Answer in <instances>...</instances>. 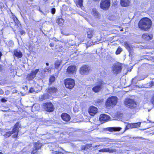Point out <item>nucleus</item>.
I'll return each instance as SVG.
<instances>
[{"instance_id":"nucleus-1","label":"nucleus","mask_w":154,"mask_h":154,"mask_svg":"<svg viewBox=\"0 0 154 154\" xmlns=\"http://www.w3.org/2000/svg\"><path fill=\"white\" fill-rule=\"evenodd\" d=\"M152 22L150 19L147 17H144L141 19L138 23V28L141 30L148 31L151 28Z\"/></svg>"},{"instance_id":"nucleus-2","label":"nucleus","mask_w":154,"mask_h":154,"mask_svg":"<svg viewBox=\"0 0 154 154\" xmlns=\"http://www.w3.org/2000/svg\"><path fill=\"white\" fill-rule=\"evenodd\" d=\"M20 127L19 124L16 123L14 126L12 131H8L7 129L2 130L1 131V134L5 137H8L11 136V135L14 133H15V134L13 135L14 138L17 137L18 134V132L19 131V128Z\"/></svg>"},{"instance_id":"nucleus-3","label":"nucleus","mask_w":154,"mask_h":154,"mask_svg":"<svg viewBox=\"0 0 154 154\" xmlns=\"http://www.w3.org/2000/svg\"><path fill=\"white\" fill-rule=\"evenodd\" d=\"M154 123V122H152V121L149 120L148 119L147 120V122L144 121L141 122L135 123V128H138L141 125L140 127H143L144 128L140 129V130L141 131H143V130L148 129L149 128V126L147 125L148 123Z\"/></svg>"},{"instance_id":"nucleus-4","label":"nucleus","mask_w":154,"mask_h":154,"mask_svg":"<svg viewBox=\"0 0 154 154\" xmlns=\"http://www.w3.org/2000/svg\"><path fill=\"white\" fill-rule=\"evenodd\" d=\"M106 85V83L101 81L97 82L92 88V91L94 92L97 93L101 91Z\"/></svg>"},{"instance_id":"nucleus-5","label":"nucleus","mask_w":154,"mask_h":154,"mask_svg":"<svg viewBox=\"0 0 154 154\" xmlns=\"http://www.w3.org/2000/svg\"><path fill=\"white\" fill-rule=\"evenodd\" d=\"M118 98L116 97L112 96L109 97L106 103V107L112 105H115L117 102Z\"/></svg>"},{"instance_id":"nucleus-6","label":"nucleus","mask_w":154,"mask_h":154,"mask_svg":"<svg viewBox=\"0 0 154 154\" xmlns=\"http://www.w3.org/2000/svg\"><path fill=\"white\" fill-rule=\"evenodd\" d=\"M64 82L66 87L69 89L73 88L75 84L74 80L70 78L66 79Z\"/></svg>"},{"instance_id":"nucleus-7","label":"nucleus","mask_w":154,"mask_h":154,"mask_svg":"<svg viewBox=\"0 0 154 154\" xmlns=\"http://www.w3.org/2000/svg\"><path fill=\"white\" fill-rule=\"evenodd\" d=\"M134 100L129 98L126 99L124 101V104L125 106L131 109L134 108Z\"/></svg>"},{"instance_id":"nucleus-8","label":"nucleus","mask_w":154,"mask_h":154,"mask_svg":"<svg viewBox=\"0 0 154 154\" xmlns=\"http://www.w3.org/2000/svg\"><path fill=\"white\" fill-rule=\"evenodd\" d=\"M110 0H102L100 4V7L101 8L104 10H107L110 5Z\"/></svg>"},{"instance_id":"nucleus-9","label":"nucleus","mask_w":154,"mask_h":154,"mask_svg":"<svg viewBox=\"0 0 154 154\" xmlns=\"http://www.w3.org/2000/svg\"><path fill=\"white\" fill-rule=\"evenodd\" d=\"M43 108L47 111L51 112L54 111L53 105L51 103H46L43 104Z\"/></svg>"},{"instance_id":"nucleus-10","label":"nucleus","mask_w":154,"mask_h":154,"mask_svg":"<svg viewBox=\"0 0 154 154\" xmlns=\"http://www.w3.org/2000/svg\"><path fill=\"white\" fill-rule=\"evenodd\" d=\"M122 68V66L120 64H116L113 65L112 70L114 74H117L121 72Z\"/></svg>"},{"instance_id":"nucleus-11","label":"nucleus","mask_w":154,"mask_h":154,"mask_svg":"<svg viewBox=\"0 0 154 154\" xmlns=\"http://www.w3.org/2000/svg\"><path fill=\"white\" fill-rule=\"evenodd\" d=\"M90 69V67L87 65L82 66L80 69V74L82 75H87L88 74Z\"/></svg>"},{"instance_id":"nucleus-12","label":"nucleus","mask_w":154,"mask_h":154,"mask_svg":"<svg viewBox=\"0 0 154 154\" xmlns=\"http://www.w3.org/2000/svg\"><path fill=\"white\" fill-rule=\"evenodd\" d=\"M124 45L126 48L129 51V56H132L133 54H134V46L128 44L127 42H125Z\"/></svg>"},{"instance_id":"nucleus-13","label":"nucleus","mask_w":154,"mask_h":154,"mask_svg":"<svg viewBox=\"0 0 154 154\" xmlns=\"http://www.w3.org/2000/svg\"><path fill=\"white\" fill-rule=\"evenodd\" d=\"M39 69H36L35 70H32L31 73L28 75L27 79L29 81L32 79L35 76L36 74L39 71Z\"/></svg>"},{"instance_id":"nucleus-14","label":"nucleus","mask_w":154,"mask_h":154,"mask_svg":"<svg viewBox=\"0 0 154 154\" xmlns=\"http://www.w3.org/2000/svg\"><path fill=\"white\" fill-rule=\"evenodd\" d=\"M141 37L143 40L148 41L152 39L153 36L151 34L144 33L142 34Z\"/></svg>"},{"instance_id":"nucleus-15","label":"nucleus","mask_w":154,"mask_h":154,"mask_svg":"<svg viewBox=\"0 0 154 154\" xmlns=\"http://www.w3.org/2000/svg\"><path fill=\"white\" fill-rule=\"evenodd\" d=\"M76 69V67L75 66H70L67 68L66 72L69 74H73L75 72Z\"/></svg>"},{"instance_id":"nucleus-16","label":"nucleus","mask_w":154,"mask_h":154,"mask_svg":"<svg viewBox=\"0 0 154 154\" xmlns=\"http://www.w3.org/2000/svg\"><path fill=\"white\" fill-rule=\"evenodd\" d=\"M146 140V139L141 137H135V143H136L137 145H141L144 142V140Z\"/></svg>"},{"instance_id":"nucleus-17","label":"nucleus","mask_w":154,"mask_h":154,"mask_svg":"<svg viewBox=\"0 0 154 154\" xmlns=\"http://www.w3.org/2000/svg\"><path fill=\"white\" fill-rule=\"evenodd\" d=\"M110 118V117L106 114H102L100 115V120L102 123L107 121Z\"/></svg>"},{"instance_id":"nucleus-18","label":"nucleus","mask_w":154,"mask_h":154,"mask_svg":"<svg viewBox=\"0 0 154 154\" xmlns=\"http://www.w3.org/2000/svg\"><path fill=\"white\" fill-rule=\"evenodd\" d=\"M97 109L94 106H91L89 109V113L91 116H93L97 112Z\"/></svg>"},{"instance_id":"nucleus-19","label":"nucleus","mask_w":154,"mask_h":154,"mask_svg":"<svg viewBox=\"0 0 154 154\" xmlns=\"http://www.w3.org/2000/svg\"><path fill=\"white\" fill-rule=\"evenodd\" d=\"M61 117L63 120L66 122L69 121L70 119V116L68 114L65 113H63L62 114Z\"/></svg>"},{"instance_id":"nucleus-20","label":"nucleus","mask_w":154,"mask_h":154,"mask_svg":"<svg viewBox=\"0 0 154 154\" xmlns=\"http://www.w3.org/2000/svg\"><path fill=\"white\" fill-rule=\"evenodd\" d=\"M115 151V149H110V148H104L99 150V152H108L109 153L113 152Z\"/></svg>"},{"instance_id":"nucleus-21","label":"nucleus","mask_w":154,"mask_h":154,"mask_svg":"<svg viewBox=\"0 0 154 154\" xmlns=\"http://www.w3.org/2000/svg\"><path fill=\"white\" fill-rule=\"evenodd\" d=\"M57 90L56 88L52 87L48 88L47 92L50 94H52L54 93H56Z\"/></svg>"},{"instance_id":"nucleus-22","label":"nucleus","mask_w":154,"mask_h":154,"mask_svg":"<svg viewBox=\"0 0 154 154\" xmlns=\"http://www.w3.org/2000/svg\"><path fill=\"white\" fill-rule=\"evenodd\" d=\"M122 128L119 127H111L107 128L108 131H120Z\"/></svg>"},{"instance_id":"nucleus-23","label":"nucleus","mask_w":154,"mask_h":154,"mask_svg":"<svg viewBox=\"0 0 154 154\" xmlns=\"http://www.w3.org/2000/svg\"><path fill=\"white\" fill-rule=\"evenodd\" d=\"M130 1L129 0H121V5L123 7H126L129 5Z\"/></svg>"},{"instance_id":"nucleus-24","label":"nucleus","mask_w":154,"mask_h":154,"mask_svg":"<svg viewBox=\"0 0 154 154\" xmlns=\"http://www.w3.org/2000/svg\"><path fill=\"white\" fill-rule=\"evenodd\" d=\"M14 55L16 57L18 58L21 57L23 56L22 53L19 50H15L14 51Z\"/></svg>"},{"instance_id":"nucleus-25","label":"nucleus","mask_w":154,"mask_h":154,"mask_svg":"<svg viewBox=\"0 0 154 154\" xmlns=\"http://www.w3.org/2000/svg\"><path fill=\"white\" fill-rule=\"evenodd\" d=\"M49 98V95L48 94H45L40 95L39 99L40 101H43Z\"/></svg>"},{"instance_id":"nucleus-26","label":"nucleus","mask_w":154,"mask_h":154,"mask_svg":"<svg viewBox=\"0 0 154 154\" xmlns=\"http://www.w3.org/2000/svg\"><path fill=\"white\" fill-rule=\"evenodd\" d=\"M43 145V144L42 143H41L39 141H38L36 143H35L34 144V148H36L37 149H40L42 146Z\"/></svg>"},{"instance_id":"nucleus-27","label":"nucleus","mask_w":154,"mask_h":154,"mask_svg":"<svg viewBox=\"0 0 154 154\" xmlns=\"http://www.w3.org/2000/svg\"><path fill=\"white\" fill-rule=\"evenodd\" d=\"M93 14L94 17L96 18H98L100 14L95 9H93L92 10Z\"/></svg>"},{"instance_id":"nucleus-28","label":"nucleus","mask_w":154,"mask_h":154,"mask_svg":"<svg viewBox=\"0 0 154 154\" xmlns=\"http://www.w3.org/2000/svg\"><path fill=\"white\" fill-rule=\"evenodd\" d=\"M62 62V60H61L56 61L55 63V68L56 69H58L61 64Z\"/></svg>"},{"instance_id":"nucleus-29","label":"nucleus","mask_w":154,"mask_h":154,"mask_svg":"<svg viewBox=\"0 0 154 154\" xmlns=\"http://www.w3.org/2000/svg\"><path fill=\"white\" fill-rule=\"evenodd\" d=\"M56 22L58 23L60 26H62L63 24L64 20L62 18H59L57 20Z\"/></svg>"},{"instance_id":"nucleus-30","label":"nucleus","mask_w":154,"mask_h":154,"mask_svg":"<svg viewBox=\"0 0 154 154\" xmlns=\"http://www.w3.org/2000/svg\"><path fill=\"white\" fill-rule=\"evenodd\" d=\"M56 78L54 75H51V76L49 79V82L50 84H51L54 82Z\"/></svg>"},{"instance_id":"nucleus-31","label":"nucleus","mask_w":154,"mask_h":154,"mask_svg":"<svg viewBox=\"0 0 154 154\" xmlns=\"http://www.w3.org/2000/svg\"><path fill=\"white\" fill-rule=\"evenodd\" d=\"M38 149L36 148L33 147L32 151L31 154H37V151Z\"/></svg>"},{"instance_id":"nucleus-32","label":"nucleus","mask_w":154,"mask_h":154,"mask_svg":"<svg viewBox=\"0 0 154 154\" xmlns=\"http://www.w3.org/2000/svg\"><path fill=\"white\" fill-rule=\"evenodd\" d=\"M83 0H78L77 5L78 6L81 7L82 5Z\"/></svg>"},{"instance_id":"nucleus-33","label":"nucleus","mask_w":154,"mask_h":154,"mask_svg":"<svg viewBox=\"0 0 154 154\" xmlns=\"http://www.w3.org/2000/svg\"><path fill=\"white\" fill-rule=\"evenodd\" d=\"M93 31L90 30L88 32V36L89 38H91L92 36Z\"/></svg>"},{"instance_id":"nucleus-34","label":"nucleus","mask_w":154,"mask_h":154,"mask_svg":"<svg viewBox=\"0 0 154 154\" xmlns=\"http://www.w3.org/2000/svg\"><path fill=\"white\" fill-rule=\"evenodd\" d=\"M8 45L10 47H12L14 45V43L13 41H10L8 42Z\"/></svg>"},{"instance_id":"nucleus-35","label":"nucleus","mask_w":154,"mask_h":154,"mask_svg":"<svg viewBox=\"0 0 154 154\" xmlns=\"http://www.w3.org/2000/svg\"><path fill=\"white\" fill-rule=\"evenodd\" d=\"M52 151L53 154H64L62 152L57 151H56L55 149H53L52 150Z\"/></svg>"},{"instance_id":"nucleus-36","label":"nucleus","mask_w":154,"mask_h":154,"mask_svg":"<svg viewBox=\"0 0 154 154\" xmlns=\"http://www.w3.org/2000/svg\"><path fill=\"white\" fill-rule=\"evenodd\" d=\"M51 68H49L48 67H46L44 69V72H48L49 71H50Z\"/></svg>"},{"instance_id":"nucleus-37","label":"nucleus","mask_w":154,"mask_h":154,"mask_svg":"<svg viewBox=\"0 0 154 154\" xmlns=\"http://www.w3.org/2000/svg\"><path fill=\"white\" fill-rule=\"evenodd\" d=\"M122 51V48H119L116 51V54H119Z\"/></svg>"},{"instance_id":"nucleus-38","label":"nucleus","mask_w":154,"mask_h":154,"mask_svg":"<svg viewBox=\"0 0 154 154\" xmlns=\"http://www.w3.org/2000/svg\"><path fill=\"white\" fill-rule=\"evenodd\" d=\"M92 146V144H88L84 148V150H86L87 149H88L89 148H90V147Z\"/></svg>"},{"instance_id":"nucleus-39","label":"nucleus","mask_w":154,"mask_h":154,"mask_svg":"<svg viewBox=\"0 0 154 154\" xmlns=\"http://www.w3.org/2000/svg\"><path fill=\"white\" fill-rule=\"evenodd\" d=\"M150 102L154 107V95L152 97L150 100Z\"/></svg>"},{"instance_id":"nucleus-40","label":"nucleus","mask_w":154,"mask_h":154,"mask_svg":"<svg viewBox=\"0 0 154 154\" xmlns=\"http://www.w3.org/2000/svg\"><path fill=\"white\" fill-rule=\"evenodd\" d=\"M35 91V90L34 89L33 87H31L29 89V92L30 93H32Z\"/></svg>"},{"instance_id":"nucleus-41","label":"nucleus","mask_w":154,"mask_h":154,"mask_svg":"<svg viewBox=\"0 0 154 154\" xmlns=\"http://www.w3.org/2000/svg\"><path fill=\"white\" fill-rule=\"evenodd\" d=\"M56 11V9L55 8H53L51 9V12L52 14H54L55 13Z\"/></svg>"},{"instance_id":"nucleus-42","label":"nucleus","mask_w":154,"mask_h":154,"mask_svg":"<svg viewBox=\"0 0 154 154\" xmlns=\"http://www.w3.org/2000/svg\"><path fill=\"white\" fill-rule=\"evenodd\" d=\"M7 100L5 99V98H2L1 99V101L2 102H5L7 101Z\"/></svg>"},{"instance_id":"nucleus-43","label":"nucleus","mask_w":154,"mask_h":154,"mask_svg":"<svg viewBox=\"0 0 154 154\" xmlns=\"http://www.w3.org/2000/svg\"><path fill=\"white\" fill-rule=\"evenodd\" d=\"M151 131H152V133L150 134H154V127H152L150 129Z\"/></svg>"},{"instance_id":"nucleus-44","label":"nucleus","mask_w":154,"mask_h":154,"mask_svg":"<svg viewBox=\"0 0 154 154\" xmlns=\"http://www.w3.org/2000/svg\"><path fill=\"white\" fill-rule=\"evenodd\" d=\"M103 146V144L102 143H101L99 145H96V146H93V147H99L100 146Z\"/></svg>"},{"instance_id":"nucleus-45","label":"nucleus","mask_w":154,"mask_h":154,"mask_svg":"<svg viewBox=\"0 0 154 154\" xmlns=\"http://www.w3.org/2000/svg\"><path fill=\"white\" fill-rule=\"evenodd\" d=\"M49 45L51 47H53L54 46V44L53 43H51Z\"/></svg>"},{"instance_id":"nucleus-46","label":"nucleus","mask_w":154,"mask_h":154,"mask_svg":"<svg viewBox=\"0 0 154 154\" xmlns=\"http://www.w3.org/2000/svg\"><path fill=\"white\" fill-rule=\"evenodd\" d=\"M4 93V91H3L2 90V89H0V94H3Z\"/></svg>"},{"instance_id":"nucleus-47","label":"nucleus","mask_w":154,"mask_h":154,"mask_svg":"<svg viewBox=\"0 0 154 154\" xmlns=\"http://www.w3.org/2000/svg\"><path fill=\"white\" fill-rule=\"evenodd\" d=\"M102 100H100V99H98L97 100V103H101V102H102Z\"/></svg>"},{"instance_id":"nucleus-48","label":"nucleus","mask_w":154,"mask_h":154,"mask_svg":"<svg viewBox=\"0 0 154 154\" xmlns=\"http://www.w3.org/2000/svg\"><path fill=\"white\" fill-rule=\"evenodd\" d=\"M38 10L39 11L41 12L42 14H44V13L40 10L39 7Z\"/></svg>"},{"instance_id":"nucleus-49","label":"nucleus","mask_w":154,"mask_h":154,"mask_svg":"<svg viewBox=\"0 0 154 154\" xmlns=\"http://www.w3.org/2000/svg\"><path fill=\"white\" fill-rule=\"evenodd\" d=\"M21 33L22 34H23V33H25L24 31L23 30H22L21 31Z\"/></svg>"},{"instance_id":"nucleus-50","label":"nucleus","mask_w":154,"mask_h":154,"mask_svg":"<svg viewBox=\"0 0 154 154\" xmlns=\"http://www.w3.org/2000/svg\"><path fill=\"white\" fill-rule=\"evenodd\" d=\"M54 40L55 41H57V39L56 38H54Z\"/></svg>"},{"instance_id":"nucleus-51","label":"nucleus","mask_w":154,"mask_h":154,"mask_svg":"<svg viewBox=\"0 0 154 154\" xmlns=\"http://www.w3.org/2000/svg\"><path fill=\"white\" fill-rule=\"evenodd\" d=\"M62 33L66 35H69V34H64L63 32H62Z\"/></svg>"},{"instance_id":"nucleus-52","label":"nucleus","mask_w":154,"mask_h":154,"mask_svg":"<svg viewBox=\"0 0 154 154\" xmlns=\"http://www.w3.org/2000/svg\"><path fill=\"white\" fill-rule=\"evenodd\" d=\"M2 53L1 52H0V59H1V56H2Z\"/></svg>"},{"instance_id":"nucleus-53","label":"nucleus","mask_w":154,"mask_h":154,"mask_svg":"<svg viewBox=\"0 0 154 154\" xmlns=\"http://www.w3.org/2000/svg\"><path fill=\"white\" fill-rule=\"evenodd\" d=\"M46 65L47 66H48L49 65V63H46Z\"/></svg>"},{"instance_id":"nucleus-54","label":"nucleus","mask_w":154,"mask_h":154,"mask_svg":"<svg viewBox=\"0 0 154 154\" xmlns=\"http://www.w3.org/2000/svg\"><path fill=\"white\" fill-rule=\"evenodd\" d=\"M2 66L0 65V70H1L2 69Z\"/></svg>"},{"instance_id":"nucleus-55","label":"nucleus","mask_w":154,"mask_h":154,"mask_svg":"<svg viewBox=\"0 0 154 154\" xmlns=\"http://www.w3.org/2000/svg\"><path fill=\"white\" fill-rule=\"evenodd\" d=\"M48 0H44V1H45V2H47V1H48Z\"/></svg>"},{"instance_id":"nucleus-56","label":"nucleus","mask_w":154,"mask_h":154,"mask_svg":"<svg viewBox=\"0 0 154 154\" xmlns=\"http://www.w3.org/2000/svg\"><path fill=\"white\" fill-rule=\"evenodd\" d=\"M120 31H123V29H121L120 30Z\"/></svg>"},{"instance_id":"nucleus-57","label":"nucleus","mask_w":154,"mask_h":154,"mask_svg":"<svg viewBox=\"0 0 154 154\" xmlns=\"http://www.w3.org/2000/svg\"><path fill=\"white\" fill-rule=\"evenodd\" d=\"M0 154H3L1 152H0Z\"/></svg>"},{"instance_id":"nucleus-58","label":"nucleus","mask_w":154,"mask_h":154,"mask_svg":"<svg viewBox=\"0 0 154 154\" xmlns=\"http://www.w3.org/2000/svg\"><path fill=\"white\" fill-rule=\"evenodd\" d=\"M134 79H132V81H133L134 80Z\"/></svg>"},{"instance_id":"nucleus-59","label":"nucleus","mask_w":154,"mask_h":154,"mask_svg":"<svg viewBox=\"0 0 154 154\" xmlns=\"http://www.w3.org/2000/svg\"><path fill=\"white\" fill-rule=\"evenodd\" d=\"M37 105L38 106V104H37V105Z\"/></svg>"},{"instance_id":"nucleus-60","label":"nucleus","mask_w":154,"mask_h":154,"mask_svg":"<svg viewBox=\"0 0 154 154\" xmlns=\"http://www.w3.org/2000/svg\"><path fill=\"white\" fill-rule=\"evenodd\" d=\"M2 111H3V112H4V111H5V110H2Z\"/></svg>"}]
</instances>
